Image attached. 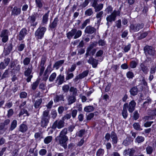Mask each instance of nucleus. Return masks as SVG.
Returning <instances> with one entry per match:
<instances>
[{"mask_svg": "<svg viewBox=\"0 0 156 156\" xmlns=\"http://www.w3.org/2000/svg\"><path fill=\"white\" fill-rule=\"evenodd\" d=\"M56 74L55 73H53L50 76L49 79V80L50 82H52L55 78Z\"/></svg>", "mask_w": 156, "mask_h": 156, "instance_id": "obj_60", "label": "nucleus"}, {"mask_svg": "<svg viewBox=\"0 0 156 156\" xmlns=\"http://www.w3.org/2000/svg\"><path fill=\"white\" fill-rule=\"evenodd\" d=\"M144 27V24L143 23H136L130 25L129 28L130 31L134 32L138 31L143 28Z\"/></svg>", "mask_w": 156, "mask_h": 156, "instance_id": "obj_7", "label": "nucleus"}, {"mask_svg": "<svg viewBox=\"0 0 156 156\" xmlns=\"http://www.w3.org/2000/svg\"><path fill=\"white\" fill-rule=\"evenodd\" d=\"M151 67L150 73L151 74H154L156 71V64L155 63L151 62Z\"/></svg>", "mask_w": 156, "mask_h": 156, "instance_id": "obj_34", "label": "nucleus"}, {"mask_svg": "<svg viewBox=\"0 0 156 156\" xmlns=\"http://www.w3.org/2000/svg\"><path fill=\"white\" fill-rule=\"evenodd\" d=\"M27 34V30L25 28H23L20 31L18 35V40L20 41L23 40Z\"/></svg>", "mask_w": 156, "mask_h": 156, "instance_id": "obj_10", "label": "nucleus"}, {"mask_svg": "<svg viewBox=\"0 0 156 156\" xmlns=\"http://www.w3.org/2000/svg\"><path fill=\"white\" fill-rule=\"evenodd\" d=\"M40 14L37 12H34L30 16H29L27 22L28 23H30L31 26H35L37 24V22H35V20L37 19H39Z\"/></svg>", "mask_w": 156, "mask_h": 156, "instance_id": "obj_4", "label": "nucleus"}, {"mask_svg": "<svg viewBox=\"0 0 156 156\" xmlns=\"http://www.w3.org/2000/svg\"><path fill=\"white\" fill-rule=\"evenodd\" d=\"M27 126L24 123V122L21 124L19 126V130L22 133L25 132L27 130Z\"/></svg>", "mask_w": 156, "mask_h": 156, "instance_id": "obj_26", "label": "nucleus"}, {"mask_svg": "<svg viewBox=\"0 0 156 156\" xmlns=\"http://www.w3.org/2000/svg\"><path fill=\"white\" fill-rule=\"evenodd\" d=\"M31 60V58L29 57L25 58L23 61V63L24 65L27 66L30 63Z\"/></svg>", "mask_w": 156, "mask_h": 156, "instance_id": "obj_43", "label": "nucleus"}, {"mask_svg": "<svg viewBox=\"0 0 156 156\" xmlns=\"http://www.w3.org/2000/svg\"><path fill=\"white\" fill-rule=\"evenodd\" d=\"M94 109V108L92 106H88L85 107L84 110L85 111L90 112L93 111Z\"/></svg>", "mask_w": 156, "mask_h": 156, "instance_id": "obj_44", "label": "nucleus"}, {"mask_svg": "<svg viewBox=\"0 0 156 156\" xmlns=\"http://www.w3.org/2000/svg\"><path fill=\"white\" fill-rule=\"evenodd\" d=\"M20 65L18 64L17 66L16 65L15 68H13L12 69H11L10 72L12 74H14L16 73L17 71L20 70Z\"/></svg>", "mask_w": 156, "mask_h": 156, "instance_id": "obj_36", "label": "nucleus"}, {"mask_svg": "<svg viewBox=\"0 0 156 156\" xmlns=\"http://www.w3.org/2000/svg\"><path fill=\"white\" fill-rule=\"evenodd\" d=\"M97 44L98 43L97 42H94L91 43L89 46L87 48V50L86 53V57L89 55L90 52L91 51V50L94 47H96L97 46Z\"/></svg>", "mask_w": 156, "mask_h": 156, "instance_id": "obj_14", "label": "nucleus"}, {"mask_svg": "<svg viewBox=\"0 0 156 156\" xmlns=\"http://www.w3.org/2000/svg\"><path fill=\"white\" fill-rule=\"evenodd\" d=\"M89 73V71L88 70H85L83 71L82 73L79 74V77L80 79H82L84 77L88 75Z\"/></svg>", "mask_w": 156, "mask_h": 156, "instance_id": "obj_45", "label": "nucleus"}, {"mask_svg": "<svg viewBox=\"0 0 156 156\" xmlns=\"http://www.w3.org/2000/svg\"><path fill=\"white\" fill-rule=\"evenodd\" d=\"M140 70L145 74H147L148 72V69L147 66H145L144 63H141L140 65Z\"/></svg>", "mask_w": 156, "mask_h": 156, "instance_id": "obj_24", "label": "nucleus"}, {"mask_svg": "<svg viewBox=\"0 0 156 156\" xmlns=\"http://www.w3.org/2000/svg\"><path fill=\"white\" fill-rule=\"evenodd\" d=\"M49 112L48 110H45L43 112L42 118L49 120L50 116L49 115Z\"/></svg>", "mask_w": 156, "mask_h": 156, "instance_id": "obj_37", "label": "nucleus"}, {"mask_svg": "<svg viewBox=\"0 0 156 156\" xmlns=\"http://www.w3.org/2000/svg\"><path fill=\"white\" fill-rule=\"evenodd\" d=\"M133 126L135 129L136 130H139L140 129V126L139 123L135 122L133 124Z\"/></svg>", "mask_w": 156, "mask_h": 156, "instance_id": "obj_63", "label": "nucleus"}, {"mask_svg": "<svg viewBox=\"0 0 156 156\" xmlns=\"http://www.w3.org/2000/svg\"><path fill=\"white\" fill-rule=\"evenodd\" d=\"M64 60H60L56 62L53 66V67L56 68V69H58L59 67L62 66L64 63Z\"/></svg>", "mask_w": 156, "mask_h": 156, "instance_id": "obj_30", "label": "nucleus"}, {"mask_svg": "<svg viewBox=\"0 0 156 156\" xmlns=\"http://www.w3.org/2000/svg\"><path fill=\"white\" fill-rule=\"evenodd\" d=\"M52 137L51 136H49L46 137L44 140V142L45 144H48L52 141Z\"/></svg>", "mask_w": 156, "mask_h": 156, "instance_id": "obj_46", "label": "nucleus"}, {"mask_svg": "<svg viewBox=\"0 0 156 156\" xmlns=\"http://www.w3.org/2000/svg\"><path fill=\"white\" fill-rule=\"evenodd\" d=\"M94 12L92 8H89L87 9L85 12V15L87 16H90L92 15Z\"/></svg>", "mask_w": 156, "mask_h": 156, "instance_id": "obj_41", "label": "nucleus"}, {"mask_svg": "<svg viewBox=\"0 0 156 156\" xmlns=\"http://www.w3.org/2000/svg\"><path fill=\"white\" fill-rule=\"evenodd\" d=\"M99 0H94L91 4V6L94 7L95 12L100 11L102 9L104 5L102 3L98 4Z\"/></svg>", "mask_w": 156, "mask_h": 156, "instance_id": "obj_6", "label": "nucleus"}, {"mask_svg": "<svg viewBox=\"0 0 156 156\" xmlns=\"http://www.w3.org/2000/svg\"><path fill=\"white\" fill-rule=\"evenodd\" d=\"M104 153V151L102 149H99L97 152V156H103Z\"/></svg>", "mask_w": 156, "mask_h": 156, "instance_id": "obj_56", "label": "nucleus"}, {"mask_svg": "<svg viewBox=\"0 0 156 156\" xmlns=\"http://www.w3.org/2000/svg\"><path fill=\"white\" fill-rule=\"evenodd\" d=\"M144 138L141 136H138L135 139V141L138 143L143 142L144 140Z\"/></svg>", "mask_w": 156, "mask_h": 156, "instance_id": "obj_42", "label": "nucleus"}, {"mask_svg": "<svg viewBox=\"0 0 156 156\" xmlns=\"http://www.w3.org/2000/svg\"><path fill=\"white\" fill-rule=\"evenodd\" d=\"M69 91L72 93L71 95H73L76 96L77 95L78 90L77 89L73 87H71L69 89Z\"/></svg>", "mask_w": 156, "mask_h": 156, "instance_id": "obj_33", "label": "nucleus"}, {"mask_svg": "<svg viewBox=\"0 0 156 156\" xmlns=\"http://www.w3.org/2000/svg\"><path fill=\"white\" fill-rule=\"evenodd\" d=\"M8 32L7 30H3L0 34V37H7L8 36Z\"/></svg>", "mask_w": 156, "mask_h": 156, "instance_id": "obj_62", "label": "nucleus"}, {"mask_svg": "<svg viewBox=\"0 0 156 156\" xmlns=\"http://www.w3.org/2000/svg\"><path fill=\"white\" fill-rule=\"evenodd\" d=\"M104 12L103 11H101L98 12L96 15V18L98 19L97 23H100L101 22L102 18L103 16Z\"/></svg>", "mask_w": 156, "mask_h": 156, "instance_id": "obj_25", "label": "nucleus"}, {"mask_svg": "<svg viewBox=\"0 0 156 156\" xmlns=\"http://www.w3.org/2000/svg\"><path fill=\"white\" fill-rule=\"evenodd\" d=\"M76 100V97L75 96L70 95L67 97L68 105H70L75 102Z\"/></svg>", "mask_w": 156, "mask_h": 156, "instance_id": "obj_20", "label": "nucleus"}, {"mask_svg": "<svg viewBox=\"0 0 156 156\" xmlns=\"http://www.w3.org/2000/svg\"><path fill=\"white\" fill-rule=\"evenodd\" d=\"M111 138L112 140V142L113 144H117L118 142V137L116 133L112 131L111 134Z\"/></svg>", "mask_w": 156, "mask_h": 156, "instance_id": "obj_21", "label": "nucleus"}, {"mask_svg": "<svg viewBox=\"0 0 156 156\" xmlns=\"http://www.w3.org/2000/svg\"><path fill=\"white\" fill-rule=\"evenodd\" d=\"M65 124V122L62 119L58 121L56 120L54 122L51 128L54 130L57 128L59 129H61L64 127Z\"/></svg>", "mask_w": 156, "mask_h": 156, "instance_id": "obj_5", "label": "nucleus"}, {"mask_svg": "<svg viewBox=\"0 0 156 156\" xmlns=\"http://www.w3.org/2000/svg\"><path fill=\"white\" fill-rule=\"evenodd\" d=\"M9 76V70L8 69L6 70L4 73L3 74L2 76L1 80H2L4 78L7 77Z\"/></svg>", "mask_w": 156, "mask_h": 156, "instance_id": "obj_59", "label": "nucleus"}, {"mask_svg": "<svg viewBox=\"0 0 156 156\" xmlns=\"http://www.w3.org/2000/svg\"><path fill=\"white\" fill-rule=\"evenodd\" d=\"M61 101H64V97L63 95L60 94L55 96L54 99V101L56 103Z\"/></svg>", "mask_w": 156, "mask_h": 156, "instance_id": "obj_28", "label": "nucleus"}, {"mask_svg": "<svg viewBox=\"0 0 156 156\" xmlns=\"http://www.w3.org/2000/svg\"><path fill=\"white\" fill-rule=\"evenodd\" d=\"M146 151L147 154H151L153 152V149L152 147L150 146H148L146 148Z\"/></svg>", "mask_w": 156, "mask_h": 156, "instance_id": "obj_55", "label": "nucleus"}, {"mask_svg": "<svg viewBox=\"0 0 156 156\" xmlns=\"http://www.w3.org/2000/svg\"><path fill=\"white\" fill-rule=\"evenodd\" d=\"M136 103L134 100L131 101L128 104V107L127 108H128V111L130 113H132L134 110Z\"/></svg>", "mask_w": 156, "mask_h": 156, "instance_id": "obj_13", "label": "nucleus"}, {"mask_svg": "<svg viewBox=\"0 0 156 156\" xmlns=\"http://www.w3.org/2000/svg\"><path fill=\"white\" fill-rule=\"evenodd\" d=\"M58 21V17L55 18L53 22L51 23L49 26L50 29H54L57 26V23Z\"/></svg>", "mask_w": 156, "mask_h": 156, "instance_id": "obj_27", "label": "nucleus"}, {"mask_svg": "<svg viewBox=\"0 0 156 156\" xmlns=\"http://www.w3.org/2000/svg\"><path fill=\"white\" fill-rule=\"evenodd\" d=\"M152 100L149 98H147L146 101L144 102L143 107L144 108H146L150 104H151Z\"/></svg>", "mask_w": 156, "mask_h": 156, "instance_id": "obj_39", "label": "nucleus"}, {"mask_svg": "<svg viewBox=\"0 0 156 156\" xmlns=\"http://www.w3.org/2000/svg\"><path fill=\"white\" fill-rule=\"evenodd\" d=\"M21 12V9L17 7H14L12 10V15L14 16H17L19 15Z\"/></svg>", "mask_w": 156, "mask_h": 156, "instance_id": "obj_19", "label": "nucleus"}, {"mask_svg": "<svg viewBox=\"0 0 156 156\" xmlns=\"http://www.w3.org/2000/svg\"><path fill=\"white\" fill-rule=\"evenodd\" d=\"M42 102V99L41 98L35 101L34 104V107L36 108H38Z\"/></svg>", "mask_w": 156, "mask_h": 156, "instance_id": "obj_38", "label": "nucleus"}, {"mask_svg": "<svg viewBox=\"0 0 156 156\" xmlns=\"http://www.w3.org/2000/svg\"><path fill=\"white\" fill-rule=\"evenodd\" d=\"M17 125V121L16 120H14L11 122L10 125V129L12 131L16 127Z\"/></svg>", "mask_w": 156, "mask_h": 156, "instance_id": "obj_40", "label": "nucleus"}, {"mask_svg": "<svg viewBox=\"0 0 156 156\" xmlns=\"http://www.w3.org/2000/svg\"><path fill=\"white\" fill-rule=\"evenodd\" d=\"M33 69V67L32 65L29 66L27 70L24 72V75L25 76H28L30 75L31 73L32 72Z\"/></svg>", "mask_w": 156, "mask_h": 156, "instance_id": "obj_29", "label": "nucleus"}, {"mask_svg": "<svg viewBox=\"0 0 156 156\" xmlns=\"http://www.w3.org/2000/svg\"><path fill=\"white\" fill-rule=\"evenodd\" d=\"M97 29L91 26H88L86 28L84 32L86 34H92L96 33Z\"/></svg>", "mask_w": 156, "mask_h": 156, "instance_id": "obj_11", "label": "nucleus"}, {"mask_svg": "<svg viewBox=\"0 0 156 156\" xmlns=\"http://www.w3.org/2000/svg\"><path fill=\"white\" fill-rule=\"evenodd\" d=\"M10 121L9 119L5 120L4 122L1 123L0 124V130H6L8 128V125L9 124Z\"/></svg>", "mask_w": 156, "mask_h": 156, "instance_id": "obj_12", "label": "nucleus"}, {"mask_svg": "<svg viewBox=\"0 0 156 156\" xmlns=\"http://www.w3.org/2000/svg\"><path fill=\"white\" fill-rule=\"evenodd\" d=\"M135 152V150L133 148L128 149L124 151L123 154L125 156L129 155V156H133Z\"/></svg>", "mask_w": 156, "mask_h": 156, "instance_id": "obj_16", "label": "nucleus"}, {"mask_svg": "<svg viewBox=\"0 0 156 156\" xmlns=\"http://www.w3.org/2000/svg\"><path fill=\"white\" fill-rule=\"evenodd\" d=\"M138 64V62L135 61H131L130 62L129 66L130 67L133 69L136 67Z\"/></svg>", "mask_w": 156, "mask_h": 156, "instance_id": "obj_48", "label": "nucleus"}, {"mask_svg": "<svg viewBox=\"0 0 156 156\" xmlns=\"http://www.w3.org/2000/svg\"><path fill=\"white\" fill-rule=\"evenodd\" d=\"M68 140V138L58 135L55 138L56 142L58 144H60L61 146L63 147L64 148H66L67 147L66 142Z\"/></svg>", "mask_w": 156, "mask_h": 156, "instance_id": "obj_2", "label": "nucleus"}, {"mask_svg": "<svg viewBox=\"0 0 156 156\" xmlns=\"http://www.w3.org/2000/svg\"><path fill=\"white\" fill-rule=\"evenodd\" d=\"M86 132L85 129H81L77 132L76 133V135L79 137H81L85 134Z\"/></svg>", "mask_w": 156, "mask_h": 156, "instance_id": "obj_50", "label": "nucleus"}, {"mask_svg": "<svg viewBox=\"0 0 156 156\" xmlns=\"http://www.w3.org/2000/svg\"><path fill=\"white\" fill-rule=\"evenodd\" d=\"M88 62L89 64H91L94 68H96L98 64V61L92 57L90 58L88 61Z\"/></svg>", "mask_w": 156, "mask_h": 156, "instance_id": "obj_18", "label": "nucleus"}, {"mask_svg": "<svg viewBox=\"0 0 156 156\" xmlns=\"http://www.w3.org/2000/svg\"><path fill=\"white\" fill-rule=\"evenodd\" d=\"M47 58L45 56H42L40 63V66H44L45 62L46 61Z\"/></svg>", "mask_w": 156, "mask_h": 156, "instance_id": "obj_53", "label": "nucleus"}, {"mask_svg": "<svg viewBox=\"0 0 156 156\" xmlns=\"http://www.w3.org/2000/svg\"><path fill=\"white\" fill-rule=\"evenodd\" d=\"M11 61L10 58L7 57L5 58L3 62H2L0 63V69H4L9 65Z\"/></svg>", "mask_w": 156, "mask_h": 156, "instance_id": "obj_9", "label": "nucleus"}, {"mask_svg": "<svg viewBox=\"0 0 156 156\" xmlns=\"http://www.w3.org/2000/svg\"><path fill=\"white\" fill-rule=\"evenodd\" d=\"M49 120L48 119L41 118V126L45 127L47 126L49 122Z\"/></svg>", "mask_w": 156, "mask_h": 156, "instance_id": "obj_35", "label": "nucleus"}, {"mask_svg": "<svg viewBox=\"0 0 156 156\" xmlns=\"http://www.w3.org/2000/svg\"><path fill=\"white\" fill-rule=\"evenodd\" d=\"M76 32V29H73L71 31L68 32L67 34V37L68 39H70L74 35Z\"/></svg>", "mask_w": 156, "mask_h": 156, "instance_id": "obj_23", "label": "nucleus"}, {"mask_svg": "<svg viewBox=\"0 0 156 156\" xmlns=\"http://www.w3.org/2000/svg\"><path fill=\"white\" fill-rule=\"evenodd\" d=\"M46 30L45 27H40L35 33V36L36 39H41L44 37V34Z\"/></svg>", "mask_w": 156, "mask_h": 156, "instance_id": "obj_3", "label": "nucleus"}, {"mask_svg": "<svg viewBox=\"0 0 156 156\" xmlns=\"http://www.w3.org/2000/svg\"><path fill=\"white\" fill-rule=\"evenodd\" d=\"M145 53L146 55L153 56L155 52L154 48L151 46L147 45L144 48Z\"/></svg>", "mask_w": 156, "mask_h": 156, "instance_id": "obj_8", "label": "nucleus"}, {"mask_svg": "<svg viewBox=\"0 0 156 156\" xmlns=\"http://www.w3.org/2000/svg\"><path fill=\"white\" fill-rule=\"evenodd\" d=\"M39 81L38 80H37L35 82H34L31 85V89L33 90H35L37 87L39 83Z\"/></svg>", "mask_w": 156, "mask_h": 156, "instance_id": "obj_47", "label": "nucleus"}, {"mask_svg": "<svg viewBox=\"0 0 156 156\" xmlns=\"http://www.w3.org/2000/svg\"><path fill=\"white\" fill-rule=\"evenodd\" d=\"M56 83H57L58 85H60L63 83L64 81V75L60 74L56 78Z\"/></svg>", "mask_w": 156, "mask_h": 156, "instance_id": "obj_15", "label": "nucleus"}, {"mask_svg": "<svg viewBox=\"0 0 156 156\" xmlns=\"http://www.w3.org/2000/svg\"><path fill=\"white\" fill-rule=\"evenodd\" d=\"M36 6L39 8H41L43 6V2L42 0H35Z\"/></svg>", "mask_w": 156, "mask_h": 156, "instance_id": "obj_52", "label": "nucleus"}, {"mask_svg": "<svg viewBox=\"0 0 156 156\" xmlns=\"http://www.w3.org/2000/svg\"><path fill=\"white\" fill-rule=\"evenodd\" d=\"M69 72L68 71L67 73V75L66 76V80H69L73 78L74 76L73 73H69Z\"/></svg>", "mask_w": 156, "mask_h": 156, "instance_id": "obj_61", "label": "nucleus"}, {"mask_svg": "<svg viewBox=\"0 0 156 156\" xmlns=\"http://www.w3.org/2000/svg\"><path fill=\"white\" fill-rule=\"evenodd\" d=\"M130 94L133 96L136 95L138 92V89L136 87H132L130 90Z\"/></svg>", "mask_w": 156, "mask_h": 156, "instance_id": "obj_31", "label": "nucleus"}, {"mask_svg": "<svg viewBox=\"0 0 156 156\" xmlns=\"http://www.w3.org/2000/svg\"><path fill=\"white\" fill-rule=\"evenodd\" d=\"M90 22V20L89 19L86 20L82 24L81 29H83L84 27L86 26L88 23H89Z\"/></svg>", "mask_w": 156, "mask_h": 156, "instance_id": "obj_58", "label": "nucleus"}, {"mask_svg": "<svg viewBox=\"0 0 156 156\" xmlns=\"http://www.w3.org/2000/svg\"><path fill=\"white\" fill-rule=\"evenodd\" d=\"M128 107V103H126L123 105V109L122 112V115L123 118L126 119L127 117L128 113L127 111V108Z\"/></svg>", "mask_w": 156, "mask_h": 156, "instance_id": "obj_17", "label": "nucleus"}, {"mask_svg": "<svg viewBox=\"0 0 156 156\" xmlns=\"http://www.w3.org/2000/svg\"><path fill=\"white\" fill-rule=\"evenodd\" d=\"M113 8L111 5L108 6L105 9V11L108 14L112 13Z\"/></svg>", "mask_w": 156, "mask_h": 156, "instance_id": "obj_51", "label": "nucleus"}, {"mask_svg": "<svg viewBox=\"0 0 156 156\" xmlns=\"http://www.w3.org/2000/svg\"><path fill=\"white\" fill-rule=\"evenodd\" d=\"M68 133V129L67 128H64L62 129L59 133L58 136L65 137L68 138L66 135Z\"/></svg>", "mask_w": 156, "mask_h": 156, "instance_id": "obj_32", "label": "nucleus"}, {"mask_svg": "<svg viewBox=\"0 0 156 156\" xmlns=\"http://www.w3.org/2000/svg\"><path fill=\"white\" fill-rule=\"evenodd\" d=\"M82 34V32L80 30H78L77 31L76 29V32L74 35V36L73 37L75 39H77Z\"/></svg>", "mask_w": 156, "mask_h": 156, "instance_id": "obj_49", "label": "nucleus"}, {"mask_svg": "<svg viewBox=\"0 0 156 156\" xmlns=\"http://www.w3.org/2000/svg\"><path fill=\"white\" fill-rule=\"evenodd\" d=\"M131 47V44H129L125 46L124 48H122L124 52L126 53L130 50Z\"/></svg>", "mask_w": 156, "mask_h": 156, "instance_id": "obj_54", "label": "nucleus"}, {"mask_svg": "<svg viewBox=\"0 0 156 156\" xmlns=\"http://www.w3.org/2000/svg\"><path fill=\"white\" fill-rule=\"evenodd\" d=\"M69 88V86L68 85H64L62 87V90L65 92H67Z\"/></svg>", "mask_w": 156, "mask_h": 156, "instance_id": "obj_64", "label": "nucleus"}, {"mask_svg": "<svg viewBox=\"0 0 156 156\" xmlns=\"http://www.w3.org/2000/svg\"><path fill=\"white\" fill-rule=\"evenodd\" d=\"M71 117V115L70 114H67L64 115L62 118L61 119L65 122L66 120L70 118Z\"/></svg>", "mask_w": 156, "mask_h": 156, "instance_id": "obj_57", "label": "nucleus"}, {"mask_svg": "<svg viewBox=\"0 0 156 156\" xmlns=\"http://www.w3.org/2000/svg\"><path fill=\"white\" fill-rule=\"evenodd\" d=\"M49 12L50 11H48L46 13L43 15L42 21V24H47L48 20V17Z\"/></svg>", "mask_w": 156, "mask_h": 156, "instance_id": "obj_22", "label": "nucleus"}, {"mask_svg": "<svg viewBox=\"0 0 156 156\" xmlns=\"http://www.w3.org/2000/svg\"><path fill=\"white\" fill-rule=\"evenodd\" d=\"M120 12L119 10H114L111 14L108 16L106 19L107 21L106 24L109 26V23H112L113 21H115L117 16L120 15Z\"/></svg>", "mask_w": 156, "mask_h": 156, "instance_id": "obj_1", "label": "nucleus"}]
</instances>
